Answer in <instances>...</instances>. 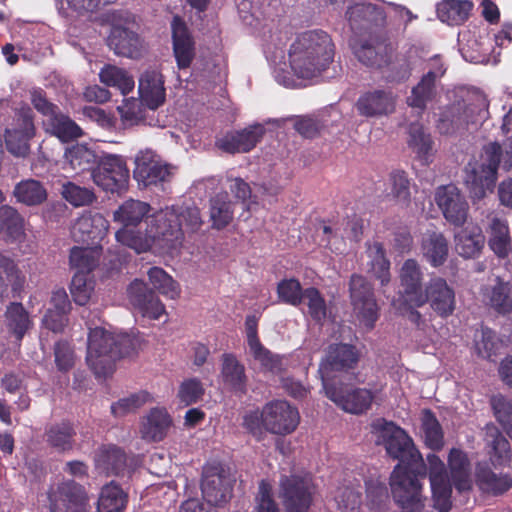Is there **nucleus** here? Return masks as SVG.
<instances>
[{
  "label": "nucleus",
  "instance_id": "nucleus-45",
  "mask_svg": "<svg viewBox=\"0 0 512 512\" xmlns=\"http://www.w3.org/2000/svg\"><path fill=\"white\" fill-rule=\"evenodd\" d=\"M102 247H73L70 251V265L76 269V273L89 274L99 263Z\"/></svg>",
  "mask_w": 512,
  "mask_h": 512
},
{
  "label": "nucleus",
  "instance_id": "nucleus-7",
  "mask_svg": "<svg viewBox=\"0 0 512 512\" xmlns=\"http://www.w3.org/2000/svg\"><path fill=\"white\" fill-rule=\"evenodd\" d=\"M135 17L124 11L113 14V23L107 39L108 46L116 55L139 58L144 50L143 40L136 31Z\"/></svg>",
  "mask_w": 512,
  "mask_h": 512
},
{
  "label": "nucleus",
  "instance_id": "nucleus-40",
  "mask_svg": "<svg viewBox=\"0 0 512 512\" xmlns=\"http://www.w3.org/2000/svg\"><path fill=\"white\" fill-rule=\"evenodd\" d=\"M171 425V418L165 409L154 408L142 423V437L150 441H161Z\"/></svg>",
  "mask_w": 512,
  "mask_h": 512
},
{
  "label": "nucleus",
  "instance_id": "nucleus-9",
  "mask_svg": "<svg viewBox=\"0 0 512 512\" xmlns=\"http://www.w3.org/2000/svg\"><path fill=\"white\" fill-rule=\"evenodd\" d=\"M93 182L111 193H121L127 189L129 170L125 160L114 154H105L91 172Z\"/></svg>",
  "mask_w": 512,
  "mask_h": 512
},
{
  "label": "nucleus",
  "instance_id": "nucleus-11",
  "mask_svg": "<svg viewBox=\"0 0 512 512\" xmlns=\"http://www.w3.org/2000/svg\"><path fill=\"white\" fill-rule=\"evenodd\" d=\"M134 178L139 185L148 187L169 181L172 176V167L165 163L159 155L151 149L140 150L135 156Z\"/></svg>",
  "mask_w": 512,
  "mask_h": 512
},
{
  "label": "nucleus",
  "instance_id": "nucleus-20",
  "mask_svg": "<svg viewBox=\"0 0 512 512\" xmlns=\"http://www.w3.org/2000/svg\"><path fill=\"white\" fill-rule=\"evenodd\" d=\"M360 116L380 118L395 111L396 95L386 89H372L362 93L355 103Z\"/></svg>",
  "mask_w": 512,
  "mask_h": 512
},
{
  "label": "nucleus",
  "instance_id": "nucleus-42",
  "mask_svg": "<svg viewBox=\"0 0 512 512\" xmlns=\"http://www.w3.org/2000/svg\"><path fill=\"white\" fill-rule=\"evenodd\" d=\"M489 247L499 257H505L512 250L508 223L505 219L493 217L489 224Z\"/></svg>",
  "mask_w": 512,
  "mask_h": 512
},
{
  "label": "nucleus",
  "instance_id": "nucleus-52",
  "mask_svg": "<svg viewBox=\"0 0 512 512\" xmlns=\"http://www.w3.org/2000/svg\"><path fill=\"white\" fill-rule=\"evenodd\" d=\"M421 427L428 448H442L443 430L434 413L424 409L421 413Z\"/></svg>",
  "mask_w": 512,
  "mask_h": 512
},
{
  "label": "nucleus",
  "instance_id": "nucleus-49",
  "mask_svg": "<svg viewBox=\"0 0 512 512\" xmlns=\"http://www.w3.org/2000/svg\"><path fill=\"white\" fill-rule=\"evenodd\" d=\"M64 157L71 169L79 172L92 169L97 162L95 152L84 144H76L67 148Z\"/></svg>",
  "mask_w": 512,
  "mask_h": 512
},
{
  "label": "nucleus",
  "instance_id": "nucleus-47",
  "mask_svg": "<svg viewBox=\"0 0 512 512\" xmlns=\"http://www.w3.org/2000/svg\"><path fill=\"white\" fill-rule=\"evenodd\" d=\"M233 204L227 193H219L210 199V221L212 227L220 230L233 219Z\"/></svg>",
  "mask_w": 512,
  "mask_h": 512
},
{
  "label": "nucleus",
  "instance_id": "nucleus-56",
  "mask_svg": "<svg viewBox=\"0 0 512 512\" xmlns=\"http://www.w3.org/2000/svg\"><path fill=\"white\" fill-rule=\"evenodd\" d=\"M301 304L307 306L309 315L315 321H321L326 318V301L316 288L310 287L304 290Z\"/></svg>",
  "mask_w": 512,
  "mask_h": 512
},
{
  "label": "nucleus",
  "instance_id": "nucleus-41",
  "mask_svg": "<svg viewBox=\"0 0 512 512\" xmlns=\"http://www.w3.org/2000/svg\"><path fill=\"white\" fill-rule=\"evenodd\" d=\"M128 495L114 481L102 487L97 502L98 512H123L127 506Z\"/></svg>",
  "mask_w": 512,
  "mask_h": 512
},
{
  "label": "nucleus",
  "instance_id": "nucleus-33",
  "mask_svg": "<svg viewBox=\"0 0 512 512\" xmlns=\"http://www.w3.org/2000/svg\"><path fill=\"white\" fill-rule=\"evenodd\" d=\"M485 237L476 224H468L454 234L456 252L463 258L477 257L484 247Z\"/></svg>",
  "mask_w": 512,
  "mask_h": 512
},
{
  "label": "nucleus",
  "instance_id": "nucleus-55",
  "mask_svg": "<svg viewBox=\"0 0 512 512\" xmlns=\"http://www.w3.org/2000/svg\"><path fill=\"white\" fill-rule=\"evenodd\" d=\"M94 290V282L87 273H75L72 281L70 292L73 300L78 305H85Z\"/></svg>",
  "mask_w": 512,
  "mask_h": 512
},
{
  "label": "nucleus",
  "instance_id": "nucleus-44",
  "mask_svg": "<svg viewBox=\"0 0 512 512\" xmlns=\"http://www.w3.org/2000/svg\"><path fill=\"white\" fill-rule=\"evenodd\" d=\"M472 4L466 0H443L437 5L438 18L448 25H460L469 16Z\"/></svg>",
  "mask_w": 512,
  "mask_h": 512
},
{
  "label": "nucleus",
  "instance_id": "nucleus-22",
  "mask_svg": "<svg viewBox=\"0 0 512 512\" xmlns=\"http://www.w3.org/2000/svg\"><path fill=\"white\" fill-rule=\"evenodd\" d=\"M375 443L383 448H414L413 441L404 429L384 418H376L371 424Z\"/></svg>",
  "mask_w": 512,
  "mask_h": 512
},
{
  "label": "nucleus",
  "instance_id": "nucleus-12",
  "mask_svg": "<svg viewBox=\"0 0 512 512\" xmlns=\"http://www.w3.org/2000/svg\"><path fill=\"white\" fill-rule=\"evenodd\" d=\"M350 297L360 322L368 329H372L378 319V305L371 284L363 276L351 277Z\"/></svg>",
  "mask_w": 512,
  "mask_h": 512
},
{
  "label": "nucleus",
  "instance_id": "nucleus-63",
  "mask_svg": "<svg viewBox=\"0 0 512 512\" xmlns=\"http://www.w3.org/2000/svg\"><path fill=\"white\" fill-rule=\"evenodd\" d=\"M256 512H280L278 504L273 498V489L269 482L262 480L256 496Z\"/></svg>",
  "mask_w": 512,
  "mask_h": 512
},
{
  "label": "nucleus",
  "instance_id": "nucleus-15",
  "mask_svg": "<svg viewBox=\"0 0 512 512\" xmlns=\"http://www.w3.org/2000/svg\"><path fill=\"white\" fill-rule=\"evenodd\" d=\"M201 491L203 498L212 506H223L231 498L232 486L220 463L203 468Z\"/></svg>",
  "mask_w": 512,
  "mask_h": 512
},
{
  "label": "nucleus",
  "instance_id": "nucleus-46",
  "mask_svg": "<svg viewBox=\"0 0 512 512\" xmlns=\"http://www.w3.org/2000/svg\"><path fill=\"white\" fill-rule=\"evenodd\" d=\"M100 81L106 86L118 89L123 95L130 93L135 86L133 77L123 68L107 64L99 72Z\"/></svg>",
  "mask_w": 512,
  "mask_h": 512
},
{
  "label": "nucleus",
  "instance_id": "nucleus-14",
  "mask_svg": "<svg viewBox=\"0 0 512 512\" xmlns=\"http://www.w3.org/2000/svg\"><path fill=\"white\" fill-rule=\"evenodd\" d=\"M264 429L277 435L292 433L298 426V410L285 400H274L263 407Z\"/></svg>",
  "mask_w": 512,
  "mask_h": 512
},
{
  "label": "nucleus",
  "instance_id": "nucleus-4",
  "mask_svg": "<svg viewBox=\"0 0 512 512\" xmlns=\"http://www.w3.org/2000/svg\"><path fill=\"white\" fill-rule=\"evenodd\" d=\"M507 142L500 145L492 142L484 146L480 160H471L464 168V182L473 199H482L486 189L494 187L497 171L501 166L508 171L512 168V111L503 117L501 126Z\"/></svg>",
  "mask_w": 512,
  "mask_h": 512
},
{
  "label": "nucleus",
  "instance_id": "nucleus-21",
  "mask_svg": "<svg viewBox=\"0 0 512 512\" xmlns=\"http://www.w3.org/2000/svg\"><path fill=\"white\" fill-rule=\"evenodd\" d=\"M351 46L356 58L368 67L381 68L388 63L390 48L385 41L377 37L355 39L351 42Z\"/></svg>",
  "mask_w": 512,
  "mask_h": 512
},
{
  "label": "nucleus",
  "instance_id": "nucleus-8",
  "mask_svg": "<svg viewBox=\"0 0 512 512\" xmlns=\"http://www.w3.org/2000/svg\"><path fill=\"white\" fill-rule=\"evenodd\" d=\"M49 512H90V497L86 488L74 481L64 480L47 491Z\"/></svg>",
  "mask_w": 512,
  "mask_h": 512
},
{
  "label": "nucleus",
  "instance_id": "nucleus-10",
  "mask_svg": "<svg viewBox=\"0 0 512 512\" xmlns=\"http://www.w3.org/2000/svg\"><path fill=\"white\" fill-rule=\"evenodd\" d=\"M426 303L438 316L446 318L455 310V291L444 278L434 276L425 285L423 293L418 295L413 306L422 307Z\"/></svg>",
  "mask_w": 512,
  "mask_h": 512
},
{
  "label": "nucleus",
  "instance_id": "nucleus-34",
  "mask_svg": "<svg viewBox=\"0 0 512 512\" xmlns=\"http://www.w3.org/2000/svg\"><path fill=\"white\" fill-rule=\"evenodd\" d=\"M478 488L494 496L506 493L512 487V477L495 473L488 464H478L475 472Z\"/></svg>",
  "mask_w": 512,
  "mask_h": 512
},
{
  "label": "nucleus",
  "instance_id": "nucleus-58",
  "mask_svg": "<svg viewBox=\"0 0 512 512\" xmlns=\"http://www.w3.org/2000/svg\"><path fill=\"white\" fill-rule=\"evenodd\" d=\"M249 353L264 371L277 372L281 369L279 358L266 349L260 341L249 344Z\"/></svg>",
  "mask_w": 512,
  "mask_h": 512
},
{
  "label": "nucleus",
  "instance_id": "nucleus-1",
  "mask_svg": "<svg viewBox=\"0 0 512 512\" xmlns=\"http://www.w3.org/2000/svg\"><path fill=\"white\" fill-rule=\"evenodd\" d=\"M285 40L275 35L264 46L267 61L273 68L275 80L287 87L296 88L297 80L310 81L318 78L334 58V44L331 37L322 30H310L299 34L288 51L290 71L286 69Z\"/></svg>",
  "mask_w": 512,
  "mask_h": 512
},
{
  "label": "nucleus",
  "instance_id": "nucleus-57",
  "mask_svg": "<svg viewBox=\"0 0 512 512\" xmlns=\"http://www.w3.org/2000/svg\"><path fill=\"white\" fill-rule=\"evenodd\" d=\"M61 194L66 201L76 207L88 205L94 200V193L90 189L69 181L62 185Z\"/></svg>",
  "mask_w": 512,
  "mask_h": 512
},
{
  "label": "nucleus",
  "instance_id": "nucleus-48",
  "mask_svg": "<svg viewBox=\"0 0 512 512\" xmlns=\"http://www.w3.org/2000/svg\"><path fill=\"white\" fill-rule=\"evenodd\" d=\"M116 0H57L59 13L66 18L93 13L102 6L111 4Z\"/></svg>",
  "mask_w": 512,
  "mask_h": 512
},
{
  "label": "nucleus",
  "instance_id": "nucleus-5",
  "mask_svg": "<svg viewBox=\"0 0 512 512\" xmlns=\"http://www.w3.org/2000/svg\"><path fill=\"white\" fill-rule=\"evenodd\" d=\"M139 346L140 341L134 336L96 327L89 332L86 361L97 377H107L116 360L130 356Z\"/></svg>",
  "mask_w": 512,
  "mask_h": 512
},
{
  "label": "nucleus",
  "instance_id": "nucleus-13",
  "mask_svg": "<svg viewBox=\"0 0 512 512\" xmlns=\"http://www.w3.org/2000/svg\"><path fill=\"white\" fill-rule=\"evenodd\" d=\"M34 135L32 111L22 107L17 113L11 127L5 131V145L15 157H26L30 151L29 141Z\"/></svg>",
  "mask_w": 512,
  "mask_h": 512
},
{
  "label": "nucleus",
  "instance_id": "nucleus-39",
  "mask_svg": "<svg viewBox=\"0 0 512 512\" xmlns=\"http://www.w3.org/2000/svg\"><path fill=\"white\" fill-rule=\"evenodd\" d=\"M366 254L369 271L378 279L381 285L390 282V261L387 259L383 245L380 242H367Z\"/></svg>",
  "mask_w": 512,
  "mask_h": 512
},
{
  "label": "nucleus",
  "instance_id": "nucleus-43",
  "mask_svg": "<svg viewBox=\"0 0 512 512\" xmlns=\"http://www.w3.org/2000/svg\"><path fill=\"white\" fill-rule=\"evenodd\" d=\"M13 195L19 203L26 206H37L46 201L48 193L40 181L25 179L15 185Z\"/></svg>",
  "mask_w": 512,
  "mask_h": 512
},
{
  "label": "nucleus",
  "instance_id": "nucleus-16",
  "mask_svg": "<svg viewBox=\"0 0 512 512\" xmlns=\"http://www.w3.org/2000/svg\"><path fill=\"white\" fill-rule=\"evenodd\" d=\"M281 494L286 512H308L313 495L311 479L307 476H286L281 480Z\"/></svg>",
  "mask_w": 512,
  "mask_h": 512
},
{
  "label": "nucleus",
  "instance_id": "nucleus-54",
  "mask_svg": "<svg viewBox=\"0 0 512 512\" xmlns=\"http://www.w3.org/2000/svg\"><path fill=\"white\" fill-rule=\"evenodd\" d=\"M475 350L477 354L485 359H491L500 348V341L495 333L489 328H481L474 335Z\"/></svg>",
  "mask_w": 512,
  "mask_h": 512
},
{
  "label": "nucleus",
  "instance_id": "nucleus-26",
  "mask_svg": "<svg viewBox=\"0 0 512 512\" xmlns=\"http://www.w3.org/2000/svg\"><path fill=\"white\" fill-rule=\"evenodd\" d=\"M357 361L358 354L353 345L343 343L330 345L326 358L319 366L322 383L324 384V380L328 381L331 370L351 368Z\"/></svg>",
  "mask_w": 512,
  "mask_h": 512
},
{
  "label": "nucleus",
  "instance_id": "nucleus-29",
  "mask_svg": "<svg viewBox=\"0 0 512 512\" xmlns=\"http://www.w3.org/2000/svg\"><path fill=\"white\" fill-rule=\"evenodd\" d=\"M138 91L141 101L148 108L157 109L166 98L162 74L155 69L146 70L139 78Z\"/></svg>",
  "mask_w": 512,
  "mask_h": 512
},
{
  "label": "nucleus",
  "instance_id": "nucleus-28",
  "mask_svg": "<svg viewBox=\"0 0 512 512\" xmlns=\"http://www.w3.org/2000/svg\"><path fill=\"white\" fill-rule=\"evenodd\" d=\"M352 30H371L384 23L386 15L381 6L372 3H356L346 12Z\"/></svg>",
  "mask_w": 512,
  "mask_h": 512
},
{
  "label": "nucleus",
  "instance_id": "nucleus-30",
  "mask_svg": "<svg viewBox=\"0 0 512 512\" xmlns=\"http://www.w3.org/2000/svg\"><path fill=\"white\" fill-rule=\"evenodd\" d=\"M406 143L409 150L422 165H429L433 161V140L429 132L419 122H412L407 127Z\"/></svg>",
  "mask_w": 512,
  "mask_h": 512
},
{
  "label": "nucleus",
  "instance_id": "nucleus-61",
  "mask_svg": "<svg viewBox=\"0 0 512 512\" xmlns=\"http://www.w3.org/2000/svg\"><path fill=\"white\" fill-rule=\"evenodd\" d=\"M335 500L342 512H355L361 506L362 493L352 487H344L339 489Z\"/></svg>",
  "mask_w": 512,
  "mask_h": 512
},
{
  "label": "nucleus",
  "instance_id": "nucleus-50",
  "mask_svg": "<svg viewBox=\"0 0 512 512\" xmlns=\"http://www.w3.org/2000/svg\"><path fill=\"white\" fill-rule=\"evenodd\" d=\"M437 84L433 80L422 76L417 85L412 88L411 94L407 98L408 106L423 112L426 109L427 103L436 96Z\"/></svg>",
  "mask_w": 512,
  "mask_h": 512
},
{
  "label": "nucleus",
  "instance_id": "nucleus-6",
  "mask_svg": "<svg viewBox=\"0 0 512 512\" xmlns=\"http://www.w3.org/2000/svg\"><path fill=\"white\" fill-rule=\"evenodd\" d=\"M488 117V103L485 97L477 96L472 103L457 101L447 106L439 116L437 129L441 134H453L469 124H478Z\"/></svg>",
  "mask_w": 512,
  "mask_h": 512
},
{
  "label": "nucleus",
  "instance_id": "nucleus-2",
  "mask_svg": "<svg viewBox=\"0 0 512 512\" xmlns=\"http://www.w3.org/2000/svg\"><path fill=\"white\" fill-rule=\"evenodd\" d=\"M150 205L146 202L130 199L125 201L114 212V221L123 225L115 238L118 243L133 249L136 253H143L152 248L160 252V247H173L178 243L179 230L166 229L169 222L176 221L172 211H159L147 217Z\"/></svg>",
  "mask_w": 512,
  "mask_h": 512
},
{
  "label": "nucleus",
  "instance_id": "nucleus-23",
  "mask_svg": "<svg viewBox=\"0 0 512 512\" xmlns=\"http://www.w3.org/2000/svg\"><path fill=\"white\" fill-rule=\"evenodd\" d=\"M128 296L130 303L144 317L159 319L165 312L164 305L142 280L135 279L129 285Z\"/></svg>",
  "mask_w": 512,
  "mask_h": 512
},
{
  "label": "nucleus",
  "instance_id": "nucleus-24",
  "mask_svg": "<svg viewBox=\"0 0 512 512\" xmlns=\"http://www.w3.org/2000/svg\"><path fill=\"white\" fill-rule=\"evenodd\" d=\"M109 222L100 213L86 212L82 214L72 227V236L78 242L96 244L107 234Z\"/></svg>",
  "mask_w": 512,
  "mask_h": 512
},
{
  "label": "nucleus",
  "instance_id": "nucleus-35",
  "mask_svg": "<svg viewBox=\"0 0 512 512\" xmlns=\"http://www.w3.org/2000/svg\"><path fill=\"white\" fill-rule=\"evenodd\" d=\"M221 377L229 390L244 394L247 388V376L244 365L235 355L225 353L222 356Z\"/></svg>",
  "mask_w": 512,
  "mask_h": 512
},
{
  "label": "nucleus",
  "instance_id": "nucleus-53",
  "mask_svg": "<svg viewBox=\"0 0 512 512\" xmlns=\"http://www.w3.org/2000/svg\"><path fill=\"white\" fill-rule=\"evenodd\" d=\"M148 277L154 289L164 296L175 299L179 296V285L162 268L152 267L148 271Z\"/></svg>",
  "mask_w": 512,
  "mask_h": 512
},
{
  "label": "nucleus",
  "instance_id": "nucleus-37",
  "mask_svg": "<svg viewBox=\"0 0 512 512\" xmlns=\"http://www.w3.org/2000/svg\"><path fill=\"white\" fill-rule=\"evenodd\" d=\"M43 127L47 133L56 136L63 142L82 136V129L71 118L61 113L60 110L52 117L43 119Z\"/></svg>",
  "mask_w": 512,
  "mask_h": 512
},
{
  "label": "nucleus",
  "instance_id": "nucleus-19",
  "mask_svg": "<svg viewBox=\"0 0 512 512\" xmlns=\"http://www.w3.org/2000/svg\"><path fill=\"white\" fill-rule=\"evenodd\" d=\"M435 201L445 219L454 226H461L468 216V203L455 185H445L437 189Z\"/></svg>",
  "mask_w": 512,
  "mask_h": 512
},
{
  "label": "nucleus",
  "instance_id": "nucleus-25",
  "mask_svg": "<svg viewBox=\"0 0 512 512\" xmlns=\"http://www.w3.org/2000/svg\"><path fill=\"white\" fill-rule=\"evenodd\" d=\"M263 134L264 127L254 124L241 131L226 134L216 144L219 149L231 154L245 153L256 146Z\"/></svg>",
  "mask_w": 512,
  "mask_h": 512
},
{
  "label": "nucleus",
  "instance_id": "nucleus-32",
  "mask_svg": "<svg viewBox=\"0 0 512 512\" xmlns=\"http://www.w3.org/2000/svg\"><path fill=\"white\" fill-rule=\"evenodd\" d=\"M399 279L405 300L414 305L418 295L424 291V274L419 263L414 259H407L400 269Z\"/></svg>",
  "mask_w": 512,
  "mask_h": 512
},
{
  "label": "nucleus",
  "instance_id": "nucleus-31",
  "mask_svg": "<svg viewBox=\"0 0 512 512\" xmlns=\"http://www.w3.org/2000/svg\"><path fill=\"white\" fill-rule=\"evenodd\" d=\"M172 36L174 55L179 68L190 66L194 55V42L190 36L185 23L179 18L174 17L172 21Z\"/></svg>",
  "mask_w": 512,
  "mask_h": 512
},
{
  "label": "nucleus",
  "instance_id": "nucleus-64",
  "mask_svg": "<svg viewBox=\"0 0 512 512\" xmlns=\"http://www.w3.org/2000/svg\"><path fill=\"white\" fill-rule=\"evenodd\" d=\"M412 64L405 56H399L391 63L386 80L392 83H400L406 81L412 73Z\"/></svg>",
  "mask_w": 512,
  "mask_h": 512
},
{
  "label": "nucleus",
  "instance_id": "nucleus-59",
  "mask_svg": "<svg viewBox=\"0 0 512 512\" xmlns=\"http://www.w3.org/2000/svg\"><path fill=\"white\" fill-rule=\"evenodd\" d=\"M7 229L9 233L18 237L23 231V218L18 211L8 205L0 207V230Z\"/></svg>",
  "mask_w": 512,
  "mask_h": 512
},
{
  "label": "nucleus",
  "instance_id": "nucleus-17",
  "mask_svg": "<svg viewBox=\"0 0 512 512\" xmlns=\"http://www.w3.org/2000/svg\"><path fill=\"white\" fill-rule=\"evenodd\" d=\"M323 388L326 396L345 412L361 414L368 410L373 401L370 390L356 388L348 390L343 385L337 386L324 380Z\"/></svg>",
  "mask_w": 512,
  "mask_h": 512
},
{
  "label": "nucleus",
  "instance_id": "nucleus-51",
  "mask_svg": "<svg viewBox=\"0 0 512 512\" xmlns=\"http://www.w3.org/2000/svg\"><path fill=\"white\" fill-rule=\"evenodd\" d=\"M5 316L8 328L13 332L17 340H21L32 326L28 312L21 303H11L7 307Z\"/></svg>",
  "mask_w": 512,
  "mask_h": 512
},
{
  "label": "nucleus",
  "instance_id": "nucleus-3",
  "mask_svg": "<svg viewBox=\"0 0 512 512\" xmlns=\"http://www.w3.org/2000/svg\"><path fill=\"white\" fill-rule=\"evenodd\" d=\"M398 464L390 474L391 494L398 506L409 512H421L425 506L423 493L427 466L420 450H386Z\"/></svg>",
  "mask_w": 512,
  "mask_h": 512
},
{
  "label": "nucleus",
  "instance_id": "nucleus-60",
  "mask_svg": "<svg viewBox=\"0 0 512 512\" xmlns=\"http://www.w3.org/2000/svg\"><path fill=\"white\" fill-rule=\"evenodd\" d=\"M303 292L299 281L293 278L282 280L277 287V293L281 301L293 306L301 304Z\"/></svg>",
  "mask_w": 512,
  "mask_h": 512
},
{
  "label": "nucleus",
  "instance_id": "nucleus-18",
  "mask_svg": "<svg viewBox=\"0 0 512 512\" xmlns=\"http://www.w3.org/2000/svg\"><path fill=\"white\" fill-rule=\"evenodd\" d=\"M428 460L433 507L438 512H450L452 509V484L445 465L435 455H428Z\"/></svg>",
  "mask_w": 512,
  "mask_h": 512
},
{
  "label": "nucleus",
  "instance_id": "nucleus-27",
  "mask_svg": "<svg viewBox=\"0 0 512 512\" xmlns=\"http://www.w3.org/2000/svg\"><path fill=\"white\" fill-rule=\"evenodd\" d=\"M162 211H172L176 215V221L171 222L169 226H167V230H174L177 228L179 230V240L178 243L173 247H160L161 253H169L173 254L175 251H177L183 242L184 232L182 226L184 225L187 230L191 232H195L203 224L200 210L196 206H190V207H167L163 209ZM169 233V231H167Z\"/></svg>",
  "mask_w": 512,
  "mask_h": 512
},
{
  "label": "nucleus",
  "instance_id": "nucleus-38",
  "mask_svg": "<svg viewBox=\"0 0 512 512\" xmlns=\"http://www.w3.org/2000/svg\"><path fill=\"white\" fill-rule=\"evenodd\" d=\"M421 250L423 257L433 267L445 263L448 257V243L440 232H429L422 239Z\"/></svg>",
  "mask_w": 512,
  "mask_h": 512
},
{
  "label": "nucleus",
  "instance_id": "nucleus-36",
  "mask_svg": "<svg viewBox=\"0 0 512 512\" xmlns=\"http://www.w3.org/2000/svg\"><path fill=\"white\" fill-rule=\"evenodd\" d=\"M483 301L497 312L505 314L512 310V295L508 283L495 278L493 284L484 286L481 290Z\"/></svg>",
  "mask_w": 512,
  "mask_h": 512
},
{
  "label": "nucleus",
  "instance_id": "nucleus-62",
  "mask_svg": "<svg viewBox=\"0 0 512 512\" xmlns=\"http://www.w3.org/2000/svg\"><path fill=\"white\" fill-rule=\"evenodd\" d=\"M204 394V388L200 380L187 379L179 387L178 397L185 405L196 403Z\"/></svg>",
  "mask_w": 512,
  "mask_h": 512
}]
</instances>
